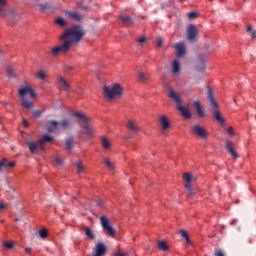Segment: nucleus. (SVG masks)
<instances>
[{
  "instance_id": "obj_1",
  "label": "nucleus",
  "mask_w": 256,
  "mask_h": 256,
  "mask_svg": "<svg viewBox=\"0 0 256 256\" xmlns=\"http://www.w3.org/2000/svg\"><path fill=\"white\" fill-rule=\"evenodd\" d=\"M83 37H85V30L83 27L81 25H74L64 31L60 36V41L69 43V46L71 47L73 43H79Z\"/></svg>"
},
{
  "instance_id": "obj_2",
  "label": "nucleus",
  "mask_w": 256,
  "mask_h": 256,
  "mask_svg": "<svg viewBox=\"0 0 256 256\" xmlns=\"http://www.w3.org/2000/svg\"><path fill=\"white\" fill-rule=\"evenodd\" d=\"M73 115L74 117H76V119H78V121H80V123H83L81 125V128L83 130L82 133H84V135H86L87 137H92L93 126H91V123L89 122L91 117L86 116L83 112H74Z\"/></svg>"
},
{
  "instance_id": "obj_3",
  "label": "nucleus",
  "mask_w": 256,
  "mask_h": 256,
  "mask_svg": "<svg viewBox=\"0 0 256 256\" xmlns=\"http://www.w3.org/2000/svg\"><path fill=\"white\" fill-rule=\"evenodd\" d=\"M19 95L22 101L21 105L24 107V109H33L34 104L33 102L27 100L26 95H30V97L34 98L37 96V94H35V91H33L31 87L26 86L19 90Z\"/></svg>"
},
{
  "instance_id": "obj_4",
  "label": "nucleus",
  "mask_w": 256,
  "mask_h": 256,
  "mask_svg": "<svg viewBox=\"0 0 256 256\" xmlns=\"http://www.w3.org/2000/svg\"><path fill=\"white\" fill-rule=\"evenodd\" d=\"M104 95L106 99H115V97H121L123 95V89L119 84H112L110 86H104Z\"/></svg>"
},
{
  "instance_id": "obj_5",
  "label": "nucleus",
  "mask_w": 256,
  "mask_h": 256,
  "mask_svg": "<svg viewBox=\"0 0 256 256\" xmlns=\"http://www.w3.org/2000/svg\"><path fill=\"white\" fill-rule=\"evenodd\" d=\"M100 223L104 233H106V235H109V237L115 238V233H116L115 228L111 226L107 216H101Z\"/></svg>"
},
{
  "instance_id": "obj_6",
  "label": "nucleus",
  "mask_w": 256,
  "mask_h": 256,
  "mask_svg": "<svg viewBox=\"0 0 256 256\" xmlns=\"http://www.w3.org/2000/svg\"><path fill=\"white\" fill-rule=\"evenodd\" d=\"M7 0H0V15L2 17H9L10 21H13L14 17L19 18V14H16L13 9L7 10Z\"/></svg>"
},
{
  "instance_id": "obj_7",
  "label": "nucleus",
  "mask_w": 256,
  "mask_h": 256,
  "mask_svg": "<svg viewBox=\"0 0 256 256\" xmlns=\"http://www.w3.org/2000/svg\"><path fill=\"white\" fill-rule=\"evenodd\" d=\"M61 41H63L62 45L55 46L54 48L51 49V55H53V57L59 56L60 53H67V51L71 49L69 42H66V40H61Z\"/></svg>"
},
{
  "instance_id": "obj_8",
  "label": "nucleus",
  "mask_w": 256,
  "mask_h": 256,
  "mask_svg": "<svg viewBox=\"0 0 256 256\" xmlns=\"http://www.w3.org/2000/svg\"><path fill=\"white\" fill-rule=\"evenodd\" d=\"M192 133L198 135V137H200L201 139H206L207 137H209V133L207 132V130L199 124L192 127Z\"/></svg>"
},
{
  "instance_id": "obj_9",
  "label": "nucleus",
  "mask_w": 256,
  "mask_h": 256,
  "mask_svg": "<svg viewBox=\"0 0 256 256\" xmlns=\"http://www.w3.org/2000/svg\"><path fill=\"white\" fill-rule=\"evenodd\" d=\"M187 39L188 41H195L196 37H197V28L195 27V25L193 24H189L187 26Z\"/></svg>"
},
{
  "instance_id": "obj_10",
  "label": "nucleus",
  "mask_w": 256,
  "mask_h": 256,
  "mask_svg": "<svg viewBox=\"0 0 256 256\" xmlns=\"http://www.w3.org/2000/svg\"><path fill=\"white\" fill-rule=\"evenodd\" d=\"M168 93L170 99H172L176 103L177 107H179V105H182L183 100L181 99V96L179 95V93H177V91H175L173 88H169Z\"/></svg>"
},
{
  "instance_id": "obj_11",
  "label": "nucleus",
  "mask_w": 256,
  "mask_h": 256,
  "mask_svg": "<svg viewBox=\"0 0 256 256\" xmlns=\"http://www.w3.org/2000/svg\"><path fill=\"white\" fill-rule=\"evenodd\" d=\"M26 145L32 155H37L39 149H43V146L39 143V140L36 142H26Z\"/></svg>"
},
{
  "instance_id": "obj_12",
  "label": "nucleus",
  "mask_w": 256,
  "mask_h": 256,
  "mask_svg": "<svg viewBox=\"0 0 256 256\" xmlns=\"http://www.w3.org/2000/svg\"><path fill=\"white\" fill-rule=\"evenodd\" d=\"M226 150L230 153L233 159H239V154L235 152V143L231 140H226Z\"/></svg>"
},
{
  "instance_id": "obj_13",
  "label": "nucleus",
  "mask_w": 256,
  "mask_h": 256,
  "mask_svg": "<svg viewBox=\"0 0 256 256\" xmlns=\"http://www.w3.org/2000/svg\"><path fill=\"white\" fill-rule=\"evenodd\" d=\"M58 87L61 91H70L71 89V82L65 79L64 77H60L58 80Z\"/></svg>"
},
{
  "instance_id": "obj_14",
  "label": "nucleus",
  "mask_w": 256,
  "mask_h": 256,
  "mask_svg": "<svg viewBox=\"0 0 256 256\" xmlns=\"http://www.w3.org/2000/svg\"><path fill=\"white\" fill-rule=\"evenodd\" d=\"M46 127H47L48 133H55L57 131H60L59 122H57L55 120L47 122Z\"/></svg>"
},
{
  "instance_id": "obj_15",
  "label": "nucleus",
  "mask_w": 256,
  "mask_h": 256,
  "mask_svg": "<svg viewBox=\"0 0 256 256\" xmlns=\"http://www.w3.org/2000/svg\"><path fill=\"white\" fill-rule=\"evenodd\" d=\"M178 111L181 113L182 117H185V119H191L192 114L191 111L189 110V108L181 105L177 106Z\"/></svg>"
},
{
  "instance_id": "obj_16",
  "label": "nucleus",
  "mask_w": 256,
  "mask_h": 256,
  "mask_svg": "<svg viewBox=\"0 0 256 256\" xmlns=\"http://www.w3.org/2000/svg\"><path fill=\"white\" fill-rule=\"evenodd\" d=\"M65 16L72 21H81V19H83V16L81 14L68 10L65 11Z\"/></svg>"
},
{
  "instance_id": "obj_17",
  "label": "nucleus",
  "mask_w": 256,
  "mask_h": 256,
  "mask_svg": "<svg viewBox=\"0 0 256 256\" xmlns=\"http://www.w3.org/2000/svg\"><path fill=\"white\" fill-rule=\"evenodd\" d=\"M105 251H107V247L102 242L96 245L95 254L93 256H105Z\"/></svg>"
},
{
  "instance_id": "obj_18",
  "label": "nucleus",
  "mask_w": 256,
  "mask_h": 256,
  "mask_svg": "<svg viewBox=\"0 0 256 256\" xmlns=\"http://www.w3.org/2000/svg\"><path fill=\"white\" fill-rule=\"evenodd\" d=\"M175 49H176L177 57H183V55H185V43L179 42L175 44Z\"/></svg>"
},
{
  "instance_id": "obj_19",
  "label": "nucleus",
  "mask_w": 256,
  "mask_h": 256,
  "mask_svg": "<svg viewBox=\"0 0 256 256\" xmlns=\"http://www.w3.org/2000/svg\"><path fill=\"white\" fill-rule=\"evenodd\" d=\"M159 121L163 131H167V129L171 127V123L169 122L167 116H160Z\"/></svg>"
},
{
  "instance_id": "obj_20",
  "label": "nucleus",
  "mask_w": 256,
  "mask_h": 256,
  "mask_svg": "<svg viewBox=\"0 0 256 256\" xmlns=\"http://www.w3.org/2000/svg\"><path fill=\"white\" fill-rule=\"evenodd\" d=\"M126 127L127 129H129V131H132V133H137L139 131V126L137 125V122L133 120H128Z\"/></svg>"
},
{
  "instance_id": "obj_21",
  "label": "nucleus",
  "mask_w": 256,
  "mask_h": 256,
  "mask_svg": "<svg viewBox=\"0 0 256 256\" xmlns=\"http://www.w3.org/2000/svg\"><path fill=\"white\" fill-rule=\"evenodd\" d=\"M3 167H8L10 169H13V167H15V162H8L6 158H3L0 161V173L3 172Z\"/></svg>"
},
{
  "instance_id": "obj_22",
  "label": "nucleus",
  "mask_w": 256,
  "mask_h": 256,
  "mask_svg": "<svg viewBox=\"0 0 256 256\" xmlns=\"http://www.w3.org/2000/svg\"><path fill=\"white\" fill-rule=\"evenodd\" d=\"M193 107H195L199 117H205V110H203V107L201 106V103H199V101H194Z\"/></svg>"
},
{
  "instance_id": "obj_23",
  "label": "nucleus",
  "mask_w": 256,
  "mask_h": 256,
  "mask_svg": "<svg viewBox=\"0 0 256 256\" xmlns=\"http://www.w3.org/2000/svg\"><path fill=\"white\" fill-rule=\"evenodd\" d=\"M193 107H195L199 117H205V110H203V107L201 106V103H199V101H194Z\"/></svg>"
},
{
  "instance_id": "obj_24",
  "label": "nucleus",
  "mask_w": 256,
  "mask_h": 256,
  "mask_svg": "<svg viewBox=\"0 0 256 256\" xmlns=\"http://www.w3.org/2000/svg\"><path fill=\"white\" fill-rule=\"evenodd\" d=\"M119 19L122 21L123 25H133V23H135L133 21V18H131L130 16L128 15H120Z\"/></svg>"
},
{
  "instance_id": "obj_25",
  "label": "nucleus",
  "mask_w": 256,
  "mask_h": 256,
  "mask_svg": "<svg viewBox=\"0 0 256 256\" xmlns=\"http://www.w3.org/2000/svg\"><path fill=\"white\" fill-rule=\"evenodd\" d=\"M208 100L211 103V106L214 107V109H217L219 105L217 104V101L215 100V97H213V91L211 88H208Z\"/></svg>"
},
{
  "instance_id": "obj_26",
  "label": "nucleus",
  "mask_w": 256,
  "mask_h": 256,
  "mask_svg": "<svg viewBox=\"0 0 256 256\" xmlns=\"http://www.w3.org/2000/svg\"><path fill=\"white\" fill-rule=\"evenodd\" d=\"M179 71H181V64L179 63V60H174L172 64V73L174 75H179Z\"/></svg>"
},
{
  "instance_id": "obj_27",
  "label": "nucleus",
  "mask_w": 256,
  "mask_h": 256,
  "mask_svg": "<svg viewBox=\"0 0 256 256\" xmlns=\"http://www.w3.org/2000/svg\"><path fill=\"white\" fill-rule=\"evenodd\" d=\"M137 77L140 83H147V81H149V74L147 73L139 71Z\"/></svg>"
},
{
  "instance_id": "obj_28",
  "label": "nucleus",
  "mask_w": 256,
  "mask_h": 256,
  "mask_svg": "<svg viewBox=\"0 0 256 256\" xmlns=\"http://www.w3.org/2000/svg\"><path fill=\"white\" fill-rule=\"evenodd\" d=\"M213 117L214 119H216V121H218V123H221V124L225 123V120L223 119V115H221V112L218 109L214 111Z\"/></svg>"
},
{
  "instance_id": "obj_29",
  "label": "nucleus",
  "mask_w": 256,
  "mask_h": 256,
  "mask_svg": "<svg viewBox=\"0 0 256 256\" xmlns=\"http://www.w3.org/2000/svg\"><path fill=\"white\" fill-rule=\"evenodd\" d=\"M39 141V144L42 145H45V143H51V141H53V137L49 134H46L42 137V139L38 140Z\"/></svg>"
},
{
  "instance_id": "obj_30",
  "label": "nucleus",
  "mask_w": 256,
  "mask_h": 256,
  "mask_svg": "<svg viewBox=\"0 0 256 256\" xmlns=\"http://www.w3.org/2000/svg\"><path fill=\"white\" fill-rule=\"evenodd\" d=\"M84 231L87 239H89L90 241H93V239H95V233L93 232V230H91V228L86 227Z\"/></svg>"
},
{
  "instance_id": "obj_31",
  "label": "nucleus",
  "mask_w": 256,
  "mask_h": 256,
  "mask_svg": "<svg viewBox=\"0 0 256 256\" xmlns=\"http://www.w3.org/2000/svg\"><path fill=\"white\" fill-rule=\"evenodd\" d=\"M158 249H160V251H169V245L167 244V242L159 240Z\"/></svg>"
},
{
  "instance_id": "obj_32",
  "label": "nucleus",
  "mask_w": 256,
  "mask_h": 256,
  "mask_svg": "<svg viewBox=\"0 0 256 256\" xmlns=\"http://www.w3.org/2000/svg\"><path fill=\"white\" fill-rule=\"evenodd\" d=\"M70 125H71V121H69L67 119H64V120L58 122L60 131H61V129H67V127H69Z\"/></svg>"
},
{
  "instance_id": "obj_33",
  "label": "nucleus",
  "mask_w": 256,
  "mask_h": 256,
  "mask_svg": "<svg viewBox=\"0 0 256 256\" xmlns=\"http://www.w3.org/2000/svg\"><path fill=\"white\" fill-rule=\"evenodd\" d=\"M65 143H66L67 149H73V145L75 143L73 140V136H69L68 138H66Z\"/></svg>"
},
{
  "instance_id": "obj_34",
  "label": "nucleus",
  "mask_w": 256,
  "mask_h": 256,
  "mask_svg": "<svg viewBox=\"0 0 256 256\" xmlns=\"http://www.w3.org/2000/svg\"><path fill=\"white\" fill-rule=\"evenodd\" d=\"M54 165L56 167H63V158L61 156L57 155L54 157Z\"/></svg>"
},
{
  "instance_id": "obj_35",
  "label": "nucleus",
  "mask_w": 256,
  "mask_h": 256,
  "mask_svg": "<svg viewBox=\"0 0 256 256\" xmlns=\"http://www.w3.org/2000/svg\"><path fill=\"white\" fill-rule=\"evenodd\" d=\"M179 233L181 237H183V239H185L186 243L189 245L191 243V240L189 239V234H187V231L180 230Z\"/></svg>"
},
{
  "instance_id": "obj_36",
  "label": "nucleus",
  "mask_w": 256,
  "mask_h": 256,
  "mask_svg": "<svg viewBox=\"0 0 256 256\" xmlns=\"http://www.w3.org/2000/svg\"><path fill=\"white\" fill-rule=\"evenodd\" d=\"M56 24L60 27H67V21L63 17H58L56 19Z\"/></svg>"
},
{
  "instance_id": "obj_37",
  "label": "nucleus",
  "mask_w": 256,
  "mask_h": 256,
  "mask_svg": "<svg viewBox=\"0 0 256 256\" xmlns=\"http://www.w3.org/2000/svg\"><path fill=\"white\" fill-rule=\"evenodd\" d=\"M102 147L103 149H111V142L105 137H102Z\"/></svg>"
},
{
  "instance_id": "obj_38",
  "label": "nucleus",
  "mask_w": 256,
  "mask_h": 256,
  "mask_svg": "<svg viewBox=\"0 0 256 256\" xmlns=\"http://www.w3.org/2000/svg\"><path fill=\"white\" fill-rule=\"evenodd\" d=\"M6 73H7V77H9L10 79L12 77H15V71L13 70V68L11 66H8L6 68Z\"/></svg>"
},
{
  "instance_id": "obj_39",
  "label": "nucleus",
  "mask_w": 256,
  "mask_h": 256,
  "mask_svg": "<svg viewBox=\"0 0 256 256\" xmlns=\"http://www.w3.org/2000/svg\"><path fill=\"white\" fill-rule=\"evenodd\" d=\"M104 165H106L111 171L115 169V164L110 162L108 158L104 159Z\"/></svg>"
},
{
  "instance_id": "obj_40",
  "label": "nucleus",
  "mask_w": 256,
  "mask_h": 256,
  "mask_svg": "<svg viewBox=\"0 0 256 256\" xmlns=\"http://www.w3.org/2000/svg\"><path fill=\"white\" fill-rule=\"evenodd\" d=\"M183 179H184V181H186V183H191V181L193 180V175L186 172L183 175Z\"/></svg>"
},
{
  "instance_id": "obj_41",
  "label": "nucleus",
  "mask_w": 256,
  "mask_h": 256,
  "mask_svg": "<svg viewBox=\"0 0 256 256\" xmlns=\"http://www.w3.org/2000/svg\"><path fill=\"white\" fill-rule=\"evenodd\" d=\"M40 239H47L48 232L46 229H41L38 232Z\"/></svg>"
},
{
  "instance_id": "obj_42",
  "label": "nucleus",
  "mask_w": 256,
  "mask_h": 256,
  "mask_svg": "<svg viewBox=\"0 0 256 256\" xmlns=\"http://www.w3.org/2000/svg\"><path fill=\"white\" fill-rule=\"evenodd\" d=\"M198 71H205V59H203V57H200V67H197Z\"/></svg>"
},
{
  "instance_id": "obj_43",
  "label": "nucleus",
  "mask_w": 256,
  "mask_h": 256,
  "mask_svg": "<svg viewBox=\"0 0 256 256\" xmlns=\"http://www.w3.org/2000/svg\"><path fill=\"white\" fill-rule=\"evenodd\" d=\"M247 33H250L252 39H255V38H256V30L253 29V27L248 26V27H247Z\"/></svg>"
},
{
  "instance_id": "obj_44",
  "label": "nucleus",
  "mask_w": 256,
  "mask_h": 256,
  "mask_svg": "<svg viewBox=\"0 0 256 256\" xmlns=\"http://www.w3.org/2000/svg\"><path fill=\"white\" fill-rule=\"evenodd\" d=\"M77 173H83L85 168L83 167V163L81 161L76 163Z\"/></svg>"
},
{
  "instance_id": "obj_45",
  "label": "nucleus",
  "mask_w": 256,
  "mask_h": 256,
  "mask_svg": "<svg viewBox=\"0 0 256 256\" xmlns=\"http://www.w3.org/2000/svg\"><path fill=\"white\" fill-rule=\"evenodd\" d=\"M41 115H43L42 110H36V111L33 112L34 119H39V117H41Z\"/></svg>"
},
{
  "instance_id": "obj_46",
  "label": "nucleus",
  "mask_w": 256,
  "mask_h": 256,
  "mask_svg": "<svg viewBox=\"0 0 256 256\" xmlns=\"http://www.w3.org/2000/svg\"><path fill=\"white\" fill-rule=\"evenodd\" d=\"M186 189L189 191V195H193V187L191 186V182H187Z\"/></svg>"
},
{
  "instance_id": "obj_47",
  "label": "nucleus",
  "mask_w": 256,
  "mask_h": 256,
  "mask_svg": "<svg viewBox=\"0 0 256 256\" xmlns=\"http://www.w3.org/2000/svg\"><path fill=\"white\" fill-rule=\"evenodd\" d=\"M226 133H228L230 137H235V132L233 131L232 127L227 128Z\"/></svg>"
},
{
  "instance_id": "obj_48",
  "label": "nucleus",
  "mask_w": 256,
  "mask_h": 256,
  "mask_svg": "<svg viewBox=\"0 0 256 256\" xmlns=\"http://www.w3.org/2000/svg\"><path fill=\"white\" fill-rule=\"evenodd\" d=\"M45 77H46L45 71L40 70V71L38 72V79L43 80V79H45Z\"/></svg>"
},
{
  "instance_id": "obj_49",
  "label": "nucleus",
  "mask_w": 256,
  "mask_h": 256,
  "mask_svg": "<svg viewBox=\"0 0 256 256\" xmlns=\"http://www.w3.org/2000/svg\"><path fill=\"white\" fill-rule=\"evenodd\" d=\"M214 256H225V253H223V250L221 249H216Z\"/></svg>"
},
{
  "instance_id": "obj_50",
  "label": "nucleus",
  "mask_w": 256,
  "mask_h": 256,
  "mask_svg": "<svg viewBox=\"0 0 256 256\" xmlns=\"http://www.w3.org/2000/svg\"><path fill=\"white\" fill-rule=\"evenodd\" d=\"M40 11H44V9H49V4H38Z\"/></svg>"
},
{
  "instance_id": "obj_51",
  "label": "nucleus",
  "mask_w": 256,
  "mask_h": 256,
  "mask_svg": "<svg viewBox=\"0 0 256 256\" xmlns=\"http://www.w3.org/2000/svg\"><path fill=\"white\" fill-rule=\"evenodd\" d=\"M188 19H197V12L188 13Z\"/></svg>"
},
{
  "instance_id": "obj_52",
  "label": "nucleus",
  "mask_w": 256,
  "mask_h": 256,
  "mask_svg": "<svg viewBox=\"0 0 256 256\" xmlns=\"http://www.w3.org/2000/svg\"><path fill=\"white\" fill-rule=\"evenodd\" d=\"M6 249H13V242H4L3 244Z\"/></svg>"
},
{
  "instance_id": "obj_53",
  "label": "nucleus",
  "mask_w": 256,
  "mask_h": 256,
  "mask_svg": "<svg viewBox=\"0 0 256 256\" xmlns=\"http://www.w3.org/2000/svg\"><path fill=\"white\" fill-rule=\"evenodd\" d=\"M157 47H163V38L159 37L157 39Z\"/></svg>"
},
{
  "instance_id": "obj_54",
  "label": "nucleus",
  "mask_w": 256,
  "mask_h": 256,
  "mask_svg": "<svg viewBox=\"0 0 256 256\" xmlns=\"http://www.w3.org/2000/svg\"><path fill=\"white\" fill-rule=\"evenodd\" d=\"M145 41H146L145 36H142V37H140V38L138 39V43H139L140 45H143V43H145Z\"/></svg>"
},
{
  "instance_id": "obj_55",
  "label": "nucleus",
  "mask_w": 256,
  "mask_h": 256,
  "mask_svg": "<svg viewBox=\"0 0 256 256\" xmlns=\"http://www.w3.org/2000/svg\"><path fill=\"white\" fill-rule=\"evenodd\" d=\"M22 124L24 125V127H29V122L25 118H23Z\"/></svg>"
},
{
  "instance_id": "obj_56",
  "label": "nucleus",
  "mask_w": 256,
  "mask_h": 256,
  "mask_svg": "<svg viewBox=\"0 0 256 256\" xmlns=\"http://www.w3.org/2000/svg\"><path fill=\"white\" fill-rule=\"evenodd\" d=\"M96 205L97 207H101V205H103V200L101 199L96 200Z\"/></svg>"
},
{
  "instance_id": "obj_57",
  "label": "nucleus",
  "mask_w": 256,
  "mask_h": 256,
  "mask_svg": "<svg viewBox=\"0 0 256 256\" xmlns=\"http://www.w3.org/2000/svg\"><path fill=\"white\" fill-rule=\"evenodd\" d=\"M25 253H29L31 255L32 249L29 247L25 248Z\"/></svg>"
},
{
  "instance_id": "obj_58",
  "label": "nucleus",
  "mask_w": 256,
  "mask_h": 256,
  "mask_svg": "<svg viewBox=\"0 0 256 256\" xmlns=\"http://www.w3.org/2000/svg\"><path fill=\"white\" fill-rule=\"evenodd\" d=\"M5 207H6L5 204H4V203H1V204H0V211H3V209H5Z\"/></svg>"
},
{
  "instance_id": "obj_59",
  "label": "nucleus",
  "mask_w": 256,
  "mask_h": 256,
  "mask_svg": "<svg viewBox=\"0 0 256 256\" xmlns=\"http://www.w3.org/2000/svg\"><path fill=\"white\" fill-rule=\"evenodd\" d=\"M4 107H7L8 103L7 102H3Z\"/></svg>"
},
{
  "instance_id": "obj_60",
  "label": "nucleus",
  "mask_w": 256,
  "mask_h": 256,
  "mask_svg": "<svg viewBox=\"0 0 256 256\" xmlns=\"http://www.w3.org/2000/svg\"><path fill=\"white\" fill-rule=\"evenodd\" d=\"M15 221H19V219L16 218Z\"/></svg>"
},
{
  "instance_id": "obj_61",
  "label": "nucleus",
  "mask_w": 256,
  "mask_h": 256,
  "mask_svg": "<svg viewBox=\"0 0 256 256\" xmlns=\"http://www.w3.org/2000/svg\"><path fill=\"white\" fill-rule=\"evenodd\" d=\"M180 1H185V0H180Z\"/></svg>"
},
{
  "instance_id": "obj_62",
  "label": "nucleus",
  "mask_w": 256,
  "mask_h": 256,
  "mask_svg": "<svg viewBox=\"0 0 256 256\" xmlns=\"http://www.w3.org/2000/svg\"><path fill=\"white\" fill-rule=\"evenodd\" d=\"M0 53H1V50H0Z\"/></svg>"
}]
</instances>
